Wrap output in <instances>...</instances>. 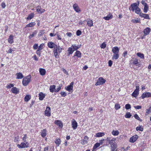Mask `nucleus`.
<instances>
[{"label": "nucleus", "instance_id": "obj_42", "mask_svg": "<svg viewBox=\"0 0 151 151\" xmlns=\"http://www.w3.org/2000/svg\"><path fill=\"white\" fill-rule=\"evenodd\" d=\"M112 134L114 136H117L119 134V132L118 130L115 131L113 130L112 132Z\"/></svg>", "mask_w": 151, "mask_h": 151}, {"label": "nucleus", "instance_id": "obj_49", "mask_svg": "<svg viewBox=\"0 0 151 151\" xmlns=\"http://www.w3.org/2000/svg\"><path fill=\"white\" fill-rule=\"evenodd\" d=\"M106 46V45L104 42L102 43L100 47L101 48H105Z\"/></svg>", "mask_w": 151, "mask_h": 151}, {"label": "nucleus", "instance_id": "obj_32", "mask_svg": "<svg viewBox=\"0 0 151 151\" xmlns=\"http://www.w3.org/2000/svg\"><path fill=\"white\" fill-rule=\"evenodd\" d=\"M31 98V96L30 95H27L24 97V100L25 101H28Z\"/></svg>", "mask_w": 151, "mask_h": 151}, {"label": "nucleus", "instance_id": "obj_8", "mask_svg": "<svg viewBox=\"0 0 151 151\" xmlns=\"http://www.w3.org/2000/svg\"><path fill=\"white\" fill-rule=\"evenodd\" d=\"M88 137L87 136H86L84 137L83 139H82L81 140V143L82 145H84L87 144L88 143Z\"/></svg>", "mask_w": 151, "mask_h": 151}, {"label": "nucleus", "instance_id": "obj_14", "mask_svg": "<svg viewBox=\"0 0 151 151\" xmlns=\"http://www.w3.org/2000/svg\"><path fill=\"white\" fill-rule=\"evenodd\" d=\"M119 49L117 47H115L113 48L112 52L114 54H119Z\"/></svg>", "mask_w": 151, "mask_h": 151}, {"label": "nucleus", "instance_id": "obj_56", "mask_svg": "<svg viewBox=\"0 0 151 151\" xmlns=\"http://www.w3.org/2000/svg\"><path fill=\"white\" fill-rule=\"evenodd\" d=\"M60 94L61 96L63 97H64L66 96V93L65 92H61Z\"/></svg>", "mask_w": 151, "mask_h": 151}, {"label": "nucleus", "instance_id": "obj_45", "mask_svg": "<svg viewBox=\"0 0 151 151\" xmlns=\"http://www.w3.org/2000/svg\"><path fill=\"white\" fill-rule=\"evenodd\" d=\"M60 142L61 140L60 139H56V141H55V143L57 145H58V146L60 144Z\"/></svg>", "mask_w": 151, "mask_h": 151}, {"label": "nucleus", "instance_id": "obj_52", "mask_svg": "<svg viewBox=\"0 0 151 151\" xmlns=\"http://www.w3.org/2000/svg\"><path fill=\"white\" fill-rule=\"evenodd\" d=\"M14 85L12 83L8 84L6 86V88H11L12 87H13Z\"/></svg>", "mask_w": 151, "mask_h": 151}, {"label": "nucleus", "instance_id": "obj_27", "mask_svg": "<svg viewBox=\"0 0 151 151\" xmlns=\"http://www.w3.org/2000/svg\"><path fill=\"white\" fill-rule=\"evenodd\" d=\"M81 46V45H79L76 46L75 44H73L72 45L71 47H72L73 49L74 50H76L78 49V48H80Z\"/></svg>", "mask_w": 151, "mask_h": 151}, {"label": "nucleus", "instance_id": "obj_9", "mask_svg": "<svg viewBox=\"0 0 151 151\" xmlns=\"http://www.w3.org/2000/svg\"><path fill=\"white\" fill-rule=\"evenodd\" d=\"M73 7L74 10L76 12H81L80 9L76 4H74L73 5Z\"/></svg>", "mask_w": 151, "mask_h": 151}, {"label": "nucleus", "instance_id": "obj_55", "mask_svg": "<svg viewBox=\"0 0 151 151\" xmlns=\"http://www.w3.org/2000/svg\"><path fill=\"white\" fill-rule=\"evenodd\" d=\"M151 107H150L149 108V109H147V111H146V114H145V116L146 117H147L148 116V114L150 112V109L151 108Z\"/></svg>", "mask_w": 151, "mask_h": 151}, {"label": "nucleus", "instance_id": "obj_17", "mask_svg": "<svg viewBox=\"0 0 151 151\" xmlns=\"http://www.w3.org/2000/svg\"><path fill=\"white\" fill-rule=\"evenodd\" d=\"M54 49H53V52L54 53V55L55 57V58H57L58 57V47L57 46H55V47L53 48Z\"/></svg>", "mask_w": 151, "mask_h": 151}, {"label": "nucleus", "instance_id": "obj_63", "mask_svg": "<svg viewBox=\"0 0 151 151\" xmlns=\"http://www.w3.org/2000/svg\"><path fill=\"white\" fill-rule=\"evenodd\" d=\"M38 46V45L37 44H35L33 46V48L34 49H37Z\"/></svg>", "mask_w": 151, "mask_h": 151}, {"label": "nucleus", "instance_id": "obj_23", "mask_svg": "<svg viewBox=\"0 0 151 151\" xmlns=\"http://www.w3.org/2000/svg\"><path fill=\"white\" fill-rule=\"evenodd\" d=\"M39 99L40 100H42L45 97V95L42 92H40L39 93Z\"/></svg>", "mask_w": 151, "mask_h": 151}, {"label": "nucleus", "instance_id": "obj_60", "mask_svg": "<svg viewBox=\"0 0 151 151\" xmlns=\"http://www.w3.org/2000/svg\"><path fill=\"white\" fill-rule=\"evenodd\" d=\"M62 49V48L60 46H58V50L59 53L61 52Z\"/></svg>", "mask_w": 151, "mask_h": 151}, {"label": "nucleus", "instance_id": "obj_12", "mask_svg": "<svg viewBox=\"0 0 151 151\" xmlns=\"http://www.w3.org/2000/svg\"><path fill=\"white\" fill-rule=\"evenodd\" d=\"M50 107H47L45 111V114L47 116H50Z\"/></svg>", "mask_w": 151, "mask_h": 151}, {"label": "nucleus", "instance_id": "obj_46", "mask_svg": "<svg viewBox=\"0 0 151 151\" xmlns=\"http://www.w3.org/2000/svg\"><path fill=\"white\" fill-rule=\"evenodd\" d=\"M100 145V144H99V143H96L93 146V149H96L97 148L99 147Z\"/></svg>", "mask_w": 151, "mask_h": 151}, {"label": "nucleus", "instance_id": "obj_34", "mask_svg": "<svg viewBox=\"0 0 151 151\" xmlns=\"http://www.w3.org/2000/svg\"><path fill=\"white\" fill-rule=\"evenodd\" d=\"M37 30H35L33 33L32 34L29 35V39H31L33 37L35 36L37 33Z\"/></svg>", "mask_w": 151, "mask_h": 151}, {"label": "nucleus", "instance_id": "obj_6", "mask_svg": "<svg viewBox=\"0 0 151 151\" xmlns=\"http://www.w3.org/2000/svg\"><path fill=\"white\" fill-rule=\"evenodd\" d=\"M71 123L72 128L74 129H76L78 126L77 122L74 119H73Z\"/></svg>", "mask_w": 151, "mask_h": 151}, {"label": "nucleus", "instance_id": "obj_33", "mask_svg": "<svg viewBox=\"0 0 151 151\" xmlns=\"http://www.w3.org/2000/svg\"><path fill=\"white\" fill-rule=\"evenodd\" d=\"M140 16H141L142 17H144L145 19H150V18H149V16L147 14H143V13H142V14H140Z\"/></svg>", "mask_w": 151, "mask_h": 151}, {"label": "nucleus", "instance_id": "obj_22", "mask_svg": "<svg viewBox=\"0 0 151 151\" xmlns=\"http://www.w3.org/2000/svg\"><path fill=\"white\" fill-rule=\"evenodd\" d=\"M11 91L13 93L17 94L19 92V90L16 87H13L11 89Z\"/></svg>", "mask_w": 151, "mask_h": 151}, {"label": "nucleus", "instance_id": "obj_36", "mask_svg": "<svg viewBox=\"0 0 151 151\" xmlns=\"http://www.w3.org/2000/svg\"><path fill=\"white\" fill-rule=\"evenodd\" d=\"M13 36L12 35H10L8 39L9 42L12 44L13 42Z\"/></svg>", "mask_w": 151, "mask_h": 151}, {"label": "nucleus", "instance_id": "obj_5", "mask_svg": "<svg viewBox=\"0 0 151 151\" xmlns=\"http://www.w3.org/2000/svg\"><path fill=\"white\" fill-rule=\"evenodd\" d=\"M139 87L138 86H136V89L132 94V96L134 97L137 96L139 94Z\"/></svg>", "mask_w": 151, "mask_h": 151}, {"label": "nucleus", "instance_id": "obj_15", "mask_svg": "<svg viewBox=\"0 0 151 151\" xmlns=\"http://www.w3.org/2000/svg\"><path fill=\"white\" fill-rule=\"evenodd\" d=\"M151 95V93L149 92H146L145 93H143L141 97L142 99H143L145 98L149 97Z\"/></svg>", "mask_w": 151, "mask_h": 151}, {"label": "nucleus", "instance_id": "obj_50", "mask_svg": "<svg viewBox=\"0 0 151 151\" xmlns=\"http://www.w3.org/2000/svg\"><path fill=\"white\" fill-rule=\"evenodd\" d=\"M125 108L126 109H128L131 108L130 105L129 104H127L125 106Z\"/></svg>", "mask_w": 151, "mask_h": 151}, {"label": "nucleus", "instance_id": "obj_54", "mask_svg": "<svg viewBox=\"0 0 151 151\" xmlns=\"http://www.w3.org/2000/svg\"><path fill=\"white\" fill-rule=\"evenodd\" d=\"M27 139V135L26 134L24 135V137L22 138V139L23 141H24V142L26 143H27V142L26 141V139Z\"/></svg>", "mask_w": 151, "mask_h": 151}, {"label": "nucleus", "instance_id": "obj_62", "mask_svg": "<svg viewBox=\"0 0 151 151\" xmlns=\"http://www.w3.org/2000/svg\"><path fill=\"white\" fill-rule=\"evenodd\" d=\"M61 86H59V87L57 89H55V92H58L61 88Z\"/></svg>", "mask_w": 151, "mask_h": 151}, {"label": "nucleus", "instance_id": "obj_39", "mask_svg": "<svg viewBox=\"0 0 151 151\" xmlns=\"http://www.w3.org/2000/svg\"><path fill=\"white\" fill-rule=\"evenodd\" d=\"M105 134L104 132H99L96 134V137H100L104 136Z\"/></svg>", "mask_w": 151, "mask_h": 151}, {"label": "nucleus", "instance_id": "obj_13", "mask_svg": "<svg viewBox=\"0 0 151 151\" xmlns=\"http://www.w3.org/2000/svg\"><path fill=\"white\" fill-rule=\"evenodd\" d=\"M36 11L38 13L41 14L45 11V10L41 9L40 6H38L37 7Z\"/></svg>", "mask_w": 151, "mask_h": 151}, {"label": "nucleus", "instance_id": "obj_38", "mask_svg": "<svg viewBox=\"0 0 151 151\" xmlns=\"http://www.w3.org/2000/svg\"><path fill=\"white\" fill-rule=\"evenodd\" d=\"M119 58V54H114L112 57V59L116 60L118 58Z\"/></svg>", "mask_w": 151, "mask_h": 151}, {"label": "nucleus", "instance_id": "obj_28", "mask_svg": "<svg viewBox=\"0 0 151 151\" xmlns=\"http://www.w3.org/2000/svg\"><path fill=\"white\" fill-rule=\"evenodd\" d=\"M41 135L43 137H45L47 135L46 130V129H43L41 131Z\"/></svg>", "mask_w": 151, "mask_h": 151}, {"label": "nucleus", "instance_id": "obj_57", "mask_svg": "<svg viewBox=\"0 0 151 151\" xmlns=\"http://www.w3.org/2000/svg\"><path fill=\"white\" fill-rule=\"evenodd\" d=\"M19 139V136H17V137H15L14 141L15 142H18Z\"/></svg>", "mask_w": 151, "mask_h": 151}, {"label": "nucleus", "instance_id": "obj_4", "mask_svg": "<svg viewBox=\"0 0 151 151\" xmlns=\"http://www.w3.org/2000/svg\"><path fill=\"white\" fill-rule=\"evenodd\" d=\"M74 84L73 82H71L70 85L68 86L67 87H65V89L69 92L72 93L73 91V86Z\"/></svg>", "mask_w": 151, "mask_h": 151}, {"label": "nucleus", "instance_id": "obj_61", "mask_svg": "<svg viewBox=\"0 0 151 151\" xmlns=\"http://www.w3.org/2000/svg\"><path fill=\"white\" fill-rule=\"evenodd\" d=\"M36 53L37 54L39 55V56H40L41 55V53H40V50L38 49L36 51Z\"/></svg>", "mask_w": 151, "mask_h": 151}, {"label": "nucleus", "instance_id": "obj_40", "mask_svg": "<svg viewBox=\"0 0 151 151\" xmlns=\"http://www.w3.org/2000/svg\"><path fill=\"white\" fill-rule=\"evenodd\" d=\"M137 56L141 59H144V55L143 54L140 52H138L137 53Z\"/></svg>", "mask_w": 151, "mask_h": 151}, {"label": "nucleus", "instance_id": "obj_7", "mask_svg": "<svg viewBox=\"0 0 151 151\" xmlns=\"http://www.w3.org/2000/svg\"><path fill=\"white\" fill-rule=\"evenodd\" d=\"M139 5V2L137 4V3H134L131 4V6L132 7V10L134 12V10L136 9L138 7Z\"/></svg>", "mask_w": 151, "mask_h": 151}, {"label": "nucleus", "instance_id": "obj_31", "mask_svg": "<svg viewBox=\"0 0 151 151\" xmlns=\"http://www.w3.org/2000/svg\"><path fill=\"white\" fill-rule=\"evenodd\" d=\"M72 47H69L68 48V55H69L70 54H72L74 50L73 49V48H72Z\"/></svg>", "mask_w": 151, "mask_h": 151}, {"label": "nucleus", "instance_id": "obj_11", "mask_svg": "<svg viewBox=\"0 0 151 151\" xmlns=\"http://www.w3.org/2000/svg\"><path fill=\"white\" fill-rule=\"evenodd\" d=\"M55 123L59 126L60 128H62L63 125L62 122L59 120H56L55 121Z\"/></svg>", "mask_w": 151, "mask_h": 151}, {"label": "nucleus", "instance_id": "obj_64", "mask_svg": "<svg viewBox=\"0 0 151 151\" xmlns=\"http://www.w3.org/2000/svg\"><path fill=\"white\" fill-rule=\"evenodd\" d=\"M134 107L135 108V109H140L141 108V106H134Z\"/></svg>", "mask_w": 151, "mask_h": 151}, {"label": "nucleus", "instance_id": "obj_41", "mask_svg": "<svg viewBox=\"0 0 151 151\" xmlns=\"http://www.w3.org/2000/svg\"><path fill=\"white\" fill-rule=\"evenodd\" d=\"M135 12L136 13L139 14L140 16V14H142V13L140 12V9L139 7H138L137 9H135Z\"/></svg>", "mask_w": 151, "mask_h": 151}, {"label": "nucleus", "instance_id": "obj_18", "mask_svg": "<svg viewBox=\"0 0 151 151\" xmlns=\"http://www.w3.org/2000/svg\"><path fill=\"white\" fill-rule=\"evenodd\" d=\"M47 45L49 48H54L57 45L54 43L52 42H50L48 43Z\"/></svg>", "mask_w": 151, "mask_h": 151}, {"label": "nucleus", "instance_id": "obj_19", "mask_svg": "<svg viewBox=\"0 0 151 151\" xmlns=\"http://www.w3.org/2000/svg\"><path fill=\"white\" fill-rule=\"evenodd\" d=\"M150 31V29L149 27H147L143 30V32L145 35H148Z\"/></svg>", "mask_w": 151, "mask_h": 151}, {"label": "nucleus", "instance_id": "obj_3", "mask_svg": "<svg viewBox=\"0 0 151 151\" xmlns=\"http://www.w3.org/2000/svg\"><path fill=\"white\" fill-rule=\"evenodd\" d=\"M106 80L104 79L102 77H100L95 84V85L97 86L98 85H102L105 82Z\"/></svg>", "mask_w": 151, "mask_h": 151}, {"label": "nucleus", "instance_id": "obj_37", "mask_svg": "<svg viewBox=\"0 0 151 151\" xmlns=\"http://www.w3.org/2000/svg\"><path fill=\"white\" fill-rule=\"evenodd\" d=\"M136 129L137 131H143V128L142 126H139L136 128Z\"/></svg>", "mask_w": 151, "mask_h": 151}, {"label": "nucleus", "instance_id": "obj_20", "mask_svg": "<svg viewBox=\"0 0 151 151\" xmlns=\"http://www.w3.org/2000/svg\"><path fill=\"white\" fill-rule=\"evenodd\" d=\"M26 144L27 143L25 142L24 143H21L20 145H17V146L19 148H25L27 147L26 145Z\"/></svg>", "mask_w": 151, "mask_h": 151}, {"label": "nucleus", "instance_id": "obj_51", "mask_svg": "<svg viewBox=\"0 0 151 151\" xmlns=\"http://www.w3.org/2000/svg\"><path fill=\"white\" fill-rule=\"evenodd\" d=\"M44 33V30H42L38 34V36H41Z\"/></svg>", "mask_w": 151, "mask_h": 151}, {"label": "nucleus", "instance_id": "obj_29", "mask_svg": "<svg viewBox=\"0 0 151 151\" xmlns=\"http://www.w3.org/2000/svg\"><path fill=\"white\" fill-rule=\"evenodd\" d=\"M81 54L80 51L77 50L75 53V55L73 57H74L75 56H77L78 58H81Z\"/></svg>", "mask_w": 151, "mask_h": 151}, {"label": "nucleus", "instance_id": "obj_58", "mask_svg": "<svg viewBox=\"0 0 151 151\" xmlns=\"http://www.w3.org/2000/svg\"><path fill=\"white\" fill-rule=\"evenodd\" d=\"M132 22L134 23H137L139 22L140 21L139 20L133 19L132 20Z\"/></svg>", "mask_w": 151, "mask_h": 151}, {"label": "nucleus", "instance_id": "obj_25", "mask_svg": "<svg viewBox=\"0 0 151 151\" xmlns=\"http://www.w3.org/2000/svg\"><path fill=\"white\" fill-rule=\"evenodd\" d=\"M87 24L88 26L91 27L93 26V21L90 19H87Z\"/></svg>", "mask_w": 151, "mask_h": 151}, {"label": "nucleus", "instance_id": "obj_26", "mask_svg": "<svg viewBox=\"0 0 151 151\" xmlns=\"http://www.w3.org/2000/svg\"><path fill=\"white\" fill-rule=\"evenodd\" d=\"M55 85H53L52 86H51L50 87V91L51 92L53 93L54 92L55 90Z\"/></svg>", "mask_w": 151, "mask_h": 151}, {"label": "nucleus", "instance_id": "obj_47", "mask_svg": "<svg viewBox=\"0 0 151 151\" xmlns=\"http://www.w3.org/2000/svg\"><path fill=\"white\" fill-rule=\"evenodd\" d=\"M115 108L116 110H118L120 108V105L118 104H115Z\"/></svg>", "mask_w": 151, "mask_h": 151}, {"label": "nucleus", "instance_id": "obj_43", "mask_svg": "<svg viewBox=\"0 0 151 151\" xmlns=\"http://www.w3.org/2000/svg\"><path fill=\"white\" fill-rule=\"evenodd\" d=\"M34 15L33 13L31 14L28 15L27 19H31L34 17Z\"/></svg>", "mask_w": 151, "mask_h": 151}, {"label": "nucleus", "instance_id": "obj_30", "mask_svg": "<svg viewBox=\"0 0 151 151\" xmlns=\"http://www.w3.org/2000/svg\"><path fill=\"white\" fill-rule=\"evenodd\" d=\"M16 75L17 76V79H22L24 77L23 75L21 73H17L16 74Z\"/></svg>", "mask_w": 151, "mask_h": 151}, {"label": "nucleus", "instance_id": "obj_2", "mask_svg": "<svg viewBox=\"0 0 151 151\" xmlns=\"http://www.w3.org/2000/svg\"><path fill=\"white\" fill-rule=\"evenodd\" d=\"M31 78L30 76H27L24 78L22 82L23 85L24 86H27L30 81Z\"/></svg>", "mask_w": 151, "mask_h": 151}, {"label": "nucleus", "instance_id": "obj_48", "mask_svg": "<svg viewBox=\"0 0 151 151\" xmlns=\"http://www.w3.org/2000/svg\"><path fill=\"white\" fill-rule=\"evenodd\" d=\"M132 116V115L130 114V113L128 112L126 113L125 116L127 118H130Z\"/></svg>", "mask_w": 151, "mask_h": 151}, {"label": "nucleus", "instance_id": "obj_24", "mask_svg": "<svg viewBox=\"0 0 151 151\" xmlns=\"http://www.w3.org/2000/svg\"><path fill=\"white\" fill-rule=\"evenodd\" d=\"M133 61L132 64L133 65H135L137 66H139L140 64L139 63L137 59L135 58L134 60H133Z\"/></svg>", "mask_w": 151, "mask_h": 151}, {"label": "nucleus", "instance_id": "obj_1", "mask_svg": "<svg viewBox=\"0 0 151 151\" xmlns=\"http://www.w3.org/2000/svg\"><path fill=\"white\" fill-rule=\"evenodd\" d=\"M116 139L115 138H112L111 139L110 138L107 137L106 140L109 142V143L111 145V147H117L116 143L115 142Z\"/></svg>", "mask_w": 151, "mask_h": 151}, {"label": "nucleus", "instance_id": "obj_59", "mask_svg": "<svg viewBox=\"0 0 151 151\" xmlns=\"http://www.w3.org/2000/svg\"><path fill=\"white\" fill-rule=\"evenodd\" d=\"M44 44H41L39 47L38 48V49H39L40 50H41L42 49L43 47L44 46Z\"/></svg>", "mask_w": 151, "mask_h": 151}, {"label": "nucleus", "instance_id": "obj_16", "mask_svg": "<svg viewBox=\"0 0 151 151\" xmlns=\"http://www.w3.org/2000/svg\"><path fill=\"white\" fill-rule=\"evenodd\" d=\"M113 17V15L111 13H109L106 17H104L103 18L107 20H109Z\"/></svg>", "mask_w": 151, "mask_h": 151}, {"label": "nucleus", "instance_id": "obj_44", "mask_svg": "<svg viewBox=\"0 0 151 151\" xmlns=\"http://www.w3.org/2000/svg\"><path fill=\"white\" fill-rule=\"evenodd\" d=\"M144 6V12L145 13H146L148 10V6L147 4L146 5H145Z\"/></svg>", "mask_w": 151, "mask_h": 151}, {"label": "nucleus", "instance_id": "obj_10", "mask_svg": "<svg viewBox=\"0 0 151 151\" xmlns=\"http://www.w3.org/2000/svg\"><path fill=\"white\" fill-rule=\"evenodd\" d=\"M138 136L137 135H135L131 137L129 139V141L131 142H134L137 140L138 138Z\"/></svg>", "mask_w": 151, "mask_h": 151}, {"label": "nucleus", "instance_id": "obj_21", "mask_svg": "<svg viewBox=\"0 0 151 151\" xmlns=\"http://www.w3.org/2000/svg\"><path fill=\"white\" fill-rule=\"evenodd\" d=\"M40 74L42 76H44L46 73V70L44 69L40 68L39 69Z\"/></svg>", "mask_w": 151, "mask_h": 151}, {"label": "nucleus", "instance_id": "obj_53", "mask_svg": "<svg viewBox=\"0 0 151 151\" xmlns=\"http://www.w3.org/2000/svg\"><path fill=\"white\" fill-rule=\"evenodd\" d=\"M82 34V32L81 31L79 30H78L76 33V34L77 36H79L81 35Z\"/></svg>", "mask_w": 151, "mask_h": 151}, {"label": "nucleus", "instance_id": "obj_35", "mask_svg": "<svg viewBox=\"0 0 151 151\" xmlns=\"http://www.w3.org/2000/svg\"><path fill=\"white\" fill-rule=\"evenodd\" d=\"M36 24L35 22H32L29 23V24L27 25L26 27H34Z\"/></svg>", "mask_w": 151, "mask_h": 151}]
</instances>
